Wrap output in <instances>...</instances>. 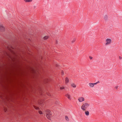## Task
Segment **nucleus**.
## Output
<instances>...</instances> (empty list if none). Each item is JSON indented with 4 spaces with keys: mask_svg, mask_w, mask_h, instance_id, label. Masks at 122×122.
I'll list each match as a JSON object with an SVG mask.
<instances>
[{
    "mask_svg": "<svg viewBox=\"0 0 122 122\" xmlns=\"http://www.w3.org/2000/svg\"><path fill=\"white\" fill-rule=\"evenodd\" d=\"M2 51L4 52H7L8 50L12 53H17L19 52L20 51L19 47L15 45H8L7 46H4Z\"/></svg>",
    "mask_w": 122,
    "mask_h": 122,
    "instance_id": "obj_1",
    "label": "nucleus"
},
{
    "mask_svg": "<svg viewBox=\"0 0 122 122\" xmlns=\"http://www.w3.org/2000/svg\"><path fill=\"white\" fill-rule=\"evenodd\" d=\"M32 0H27V2H31Z\"/></svg>",
    "mask_w": 122,
    "mask_h": 122,
    "instance_id": "obj_18",
    "label": "nucleus"
},
{
    "mask_svg": "<svg viewBox=\"0 0 122 122\" xmlns=\"http://www.w3.org/2000/svg\"><path fill=\"white\" fill-rule=\"evenodd\" d=\"M64 88V86H62L60 87V89L61 90H62Z\"/></svg>",
    "mask_w": 122,
    "mask_h": 122,
    "instance_id": "obj_17",
    "label": "nucleus"
},
{
    "mask_svg": "<svg viewBox=\"0 0 122 122\" xmlns=\"http://www.w3.org/2000/svg\"><path fill=\"white\" fill-rule=\"evenodd\" d=\"M89 58H90V59H92V58H92V56H89Z\"/></svg>",
    "mask_w": 122,
    "mask_h": 122,
    "instance_id": "obj_23",
    "label": "nucleus"
},
{
    "mask_svg": "<svg viewBox=\"0 0 122 122\" xmlns=\"http://www.w3.org/2000/svg\"><path fill=\"white\" fill-rule=\"evenodd\" d=\"M26 2H27V0H24Z\"/></svg>",
    "mask_w": 122,
    "mask_h": 122,
    "instance_id": "obj_26",
    "label": "nucleus"
},
{
    "mask_svg": "<svg viewBox=\"0 0 122 122\" xmlns=\"http://www.w3.org/2000/svg\"><path fill=\"white\" fill-rule=\"evenodd\" d=\"M118 86H115V88L116 89H117L118 88Z\"/></svg>",
    "mask_w": 122,
    "mask_h": 122,
    "instance_id": "obj_21",
    "label": "nucleus"
},
{
    "mask_svg": "<svg viewBox=\"0 0 122 122\" xmlns=\"http://www.w3.org/2000/svg\"><path fill=\"white\" fill-rule=\"evenodd\" d=\"M52 115V113H49V114H47L46 115V117L49 120H51V116Z\"/></svg>",
    "mask_w": 122,
    "mask_h": 122,
    "instance_id": "obj_7",
    "label": "nucleus"
},
{
    "mask_svg": "<svg viewBox=\"0 0 122 122\" xmlns=\"http://www.w3.org/2000/svg\"><path fill=\"white\" fill-rule=\"evenodd\" d=\"M99 83V81H98L96 83H89L88 84L89 87L90 88L93 87L94 86V85H96L97 83Z\"/></svg>",
    "mask_w": 122,
    "mask_h": 122,
    "instance_id": "obj_3",
    "label": "nucleus"
},
{
    "mask_svg": "<svg viewBox=\"0 0 122 122\" xmlns=\"http://www.w3.org/2000/svg\"><path fill=\"white\" fill-rule=\"evenodd\" d=\"M34 107L36 109H38V107L35 106H34Z\"/></svg>",
    "mask_w": 122,
    "mask_h": 122,
    "instance_id": "obj_16",
    "label": "nucleus"
},
{
    "mask_svg": "<svg viewBox=\"0 0 122 122\" xmlns=\"http://www.w3.org/2000/svg\"><path fill=\"white\" fill-rule=\"evenodd\" d=\"M7 110V109L6 108H4V111L5 112H6Z\"/></svg>",
    "mask_w": 122,
    "mask_h": 122,
    "instance_id": "obj_19",
    "label": "nucleus"
},
{
    "mask_svg": "<svg viewBox=\"0 0 122 122\" xmlns=\"http://www.w3.org/2000/svg\"><path fill=\"white\" fill-rule=\"evenodd\" d=\"M58 41L56 40V44H57L58 43Z\"/></svg>",
    "mask_w": 122,
    "mask_h": 122,
    "instance_id": "obj_24",
    "label": "nucleus"
},
{
    "mask_svg": "<svg viewBox=\"0 0 122 122\" xmlns=\"http://www.w3.org/2000/svg\"><path fill=\"white\" fill-rule=\"evenodd\" d=\"M5 30V28L3 25L0 24V31L1 32L4 31Z\"/></svg>",
    "mask_w": 122,
    "mask_h": 122,
    "instance_id": "obj_6",
    "label": "nucleus"
},
{
    "mask_svg": "<svg viewBox=\"0 0 122 122\" xmlns=\"http://www.w3.org/2000/svg\"><path fill=\"white\" fill-rule=\"evenodd\" d=\"M39 114H42V112H41V111H39Z\"/></svg>",
    "mask_w": 122,
    "mask_h": 122,
    "instance_id": "obj_20",
    "label": "nucleus"
},
{
    "mask_svg": "<svg viewBox=\"0 0 122 122\" xmlns=\"http://www.w3.org/2000/svg\"><path fill=\"white\" fill-rule=\"evenodd\" d=\"M77 105L78 106L80 105V103H78L77 104Z\"/></svg>",
    "mask_w": 122,
    "mask_h": 122,
    "instance_id": "obj_27",
    "label": "nucleus"
},
{
    "mask_svg": "<svg viewBox=\"0 0 122 122\" xmlns=\"http://www.w3.org/2000/svg\"><path fill=\"white\" fill-rule=\"evenodd\" d=\"M48 38V36H45L43 37V39L44 40H46Z\"/></svg>",
    "mask_w": 122,
    "mask_h": 122,
    "instance_id": "obj_10",
    "label": "nucleus"
},
{
    "mask_svg": "<svg viewBox=\"0 0 122 122\" xmlns=\"http://www.w3.org/2000/svg\"><path fill=\"white\" fill-rule=\"evenodd\" d=\"M71 86L73 87H75L76 86V85L73 83H72L71 84Z\"/></svg>",
    "mask_w": 122,
    "mask_h": 122,
    "instance_id": "obj_13",
    "label": "nucleus"
},
{
    "mask_svg": "<svg viewBox=\"0 0 122 122\" xmlns=\"http://www.w3.org/2000/svg\"><path fill=\"white\" fill-rule=\"evenodd\" d=\"M78 100L79 102H82L85 100V99L83 97H80L78 98Z\"/></svg>",
    "mask_w": 122,
    "mask_h": 122,
    "instance_id": "obj_5",
    "label": "nucleus"
},
{
    "mask_svg": "<svg viewBox=\"0 0 122 122\" xmlns=\"http://www.w3.org/2000/svg\"><path fill=\"white\" fill-rule=\"evenodd\" d=\"M85 114L87 116H88L89 114V112L88 111H86L85 112Z\"/></svg>",
    "mask_w": 122,
    "mask_h": 122,
    "instance_id": "obj_9",
    "label": "nucleus"
},
{
    "mask_svg": "<svg viewBox=\"0 0 122 122\" xmlns=\"http://www.w3.org/2000/svg\"><path fill=\"white\" fill-rule=\"evenodd\" d=\"M65 119L67 121H69V119L67 116H66L65 117Z\"/></svg>",
    "mask_w": 122,
    "mask_h": 122,
    "instance_id": "obj_14",
    "label": "nucleus"
},
{
    "mask_svg": "<svg viewBox=\"0 0 122 122\" xmlns=\"http://www.w3.org/2000/svg\"><path fill=\"white\" fill-rule=\"evenodd\" d=\"M58 102L57 101H56V102H55V103L56 104H58Z\"/></svg>",
    "mask_w": 122,
    "mask_h": 122,
    "instance_id": "obj_22",
    "label": "nucleus"
},
{
    "mask_svg": "<svg viewBox=\"0 0 122 122\" xmlns=\"http://www.w3.org/2000/svg\"><path fill=\"white\" fill-rule=\"evenodd\" d=\"M65 81L66 83H67L69 82V79L67 77L66 78Z\"/></svg>",
    "mask_w": 122,
    "mask_h": 122,
    "instance_id": "obj_11",
    "label": "nucleus"
},
{
    "mask_svg": "<svg viewBox=\"0 0 122 122\" xmlns=\"http://www.w3.org/2000/svg\"><path fill=\"white\" fill-rule=\"evenodd\" d=\"M108 18L107 16L106 15H105L104 16V19L105 20H107Z\"/></svg>",
    "mask_w": 122,
    "mask_h": 122,
    "instance_id": "obj_12",
    "label": "nucleus"
},
{
    "mask_svg": "<svg viewBox=\"0 0 122 122\" xmlns=\"http://www.w3.org/2000/svg\"><path fill=\"white\" fill-rule=\"evenodd\" d=\"M66 96L69 99H70V95L68 94H67L66 95Z\"/></svg>",
    "mask_w": 122,
    "mask_h": 122,
    "instance_id": "obj_15",
    "label": "nucleus"
},
{
    "mask_svg": "<svg viewBox=\"0 0 122 122\" xmlns=\"http://www.w3.org/2000/svg\"><path fill=\"white\" fill-rule=\"evenodd\" d=\"M119 58L120 59H122V58L120 56H119Z\"/></svg>",
    "mask_w": 122,
    "mask_h": 122,
    "instance_id": "obj_25",
    "label": "nucleus"
},
{
    "mask_svg": "<svg viewBox=\"0 0 122 122\" xmlns=\"http://www.w3.org/2000/svg\"><path fill=\"white\" fill-rule=\"evenodd\" d=\"M61 74H63V71H62V72H61Z\"/></svg>",
    "mask_w": 122,
    "mask_h": 122,
    "instance_id": "obj_28",
    "label": "nucleus"
},
{
    "mask_svg": "<svg viewBox=\"0 0 122 122\" xmlns=\"http://www.w3.org/2000/svg\"><path fill=\"white\" fill-rule=\"evenodd\" d=\"M90 106V104L88 102H86L81 106V108L83 110L85 111Z\"/></svg>",
    "mask_w": 122,
    "mask_h": 122,
    "instance_id": "obj_2",
    "label": "nucleus"
},
{
    "mask_svg": "<svg viewBox=\"0 0 122 122\" xmlns=\"http://www.w3.org/2000/svg\"><path fill=\"white\" fill-rule=\"evenodd\" d=\"M106 43L105 44V45H107L110 44L111 42V39H107L106 40Z\"/></svg>",
    "mask_w": 122,
    "mask_h": 122,
    "instance_id": "obj_4",
    "label": "nucleus"
},
{
    "mask_svg": "<svg viewBox=\"0 0 122 122\" xmlns=\"http://www.w3.org/2000/svg\"><path fill=\"white\" fill-rule=\"evenodd\" d=\"M45 112L46 113V115L47 114H49V113H51V111L49 110H46L45 111Z\"/></svg>",
    "mask_w": 122,
    "mask_h": 122,
    "instance_id": "obj_8",
    "label": "nucleus"
}]
</instances>
